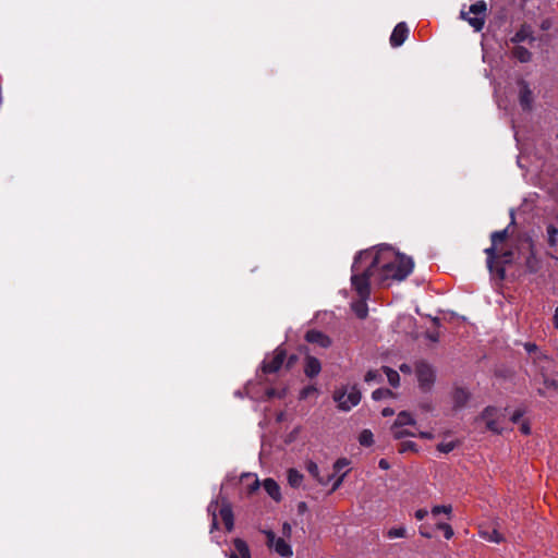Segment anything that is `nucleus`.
Masks as SVG:
<instances>
[{
    "mask_svg": "<svg viewBox=\"0 0 558 558\" xmlns=\"http://www.w3.org/2000/svg\"><path fill=\"white\" fill-rule=\"evenodd\" d=\"M378 466L381 469V470H388L389 469V463L387 460L385 459H380L379 462H378Z\"/></svg>",
    "mask_w": 558,
    "mask_h": 558,
    "instance_id": "obj_51",
    "label": "nucleus"
},
{
    "mask_svg": "<svg viewBox=\"0 0 558 558\" xmlns=\"http://www.w3.org/2000/svg\"><path fill=\"white\" fill-rule=\"evenodd\" d=\"M522 416H523V411H521V410H515V411L512 413V415H511V418H510V420H511V422H512V423H518V422L521 420V417H522Z\"/></svg>",
    "mask_w": 558,
    "mask_h": 558,
    "instance_id": "obj_46",
    "label": "nucleus"
},
{
    "mask_svg": "<svg viewBox=\"0 0 558 558\" xmlns=\"http://www.w3.org/2000/svg\"><path fill=\"white\" fill-rule=\"evenodd\" d=\"M458 446V441L440 442L437 445V450L442 453L451 452Z\"/></svg>",
    "mask_w": 558,
    "mask_h": 558,
    "instance_id": "obj_36",
    "label": "nucleus"
},
{
    "mask_svg": "<svg viewBox=\"0 0 558 558\" xmlns=\"http://www.w3.org/2000/svg\"><path fill=\"white\" fill-rule=\"evenodd\" d=\"M548 244L555 246L557 244L558 229L554 225L547 226Z\"/></svg>",
    "mask_w": 558,
    "mask_h": 558,
    "instance_id": "obj_31",
    "label": "nucleus"
},
{
    "mask_svg": "<svg viewBox=\"0 0 558 558\" xmlns=\"http://www.w3.org/2000/svg\"><path fill=\"white\" fill-rule=\"evenodd\" d=\"M391 396H392V392L388 388H378L372 392V398L375 401H379V400L386 399Z\"/></svg>",
    "mask_w": 558,
    "mask_h": 558,
    "instance_id": "obj_29",
    "label": "nucleus"
},
{
    "mask_svg": "<svg viewBox=\"0 0 558 558\" xmlns=\"http://www.w3.org/2000/svg\"><path fill=\"white\" fill-rule=\"evenodd\" d=\"M511 53L521 63H527L532 60V52L520 45L514 46Z\"/></svg>",
    "mask_w": 558,
    "mask_h": 558,
    "instance_id": "obj_18",
    "label": "nucleus"
},
{
    "mask_svg": "<svg viewBox=\"0 0 558 558\" xmlns=\"http://www.w3.org/2000/svg\"><path fill=\"white\" fill-rule=\"evenodd\" d=\"M409 32L407 23H398L390 35V45L392 47H400L407 40Z\"/></svg>",
    "mask_w": 558,
    "mask_h": 558,
    "instance_id": "obj_10",
    "label": "nucleus"
},
{
    "mask_svg": "<svg viewBox=\"0 0 558 558\" xmlns=\"http://www.w3.org/2000/svg\"><path fill=\"white\" fill-rule=\"evenodd\" d=\"M233 546H234L235 553L241 558H252L248 545H247V543L244 539H242V538H234L233 539Z\"/></svg>",
    "mask_w": 558,
    "mask_h": 558,
    "instance_id": "obj_21",
    "label": "nucleus"
},
{
    "mask_svg": "<svg viewBox=\"0 0 558 558\" xmlns=\"http://www.w3.org/2000/svg\"><path fill=\"white\" fill-rule=\"evenodd\" d=\"M322 371L319 360L312 355H306L304 360V374L308 378H315Z\"/></svg>",
    "mask_w": 558,
    "mask_h": 558,
    "instance_id": "obj_11",
    "label": "nucleus"
},
{
    "mask_svg": "<svg viewBox=\"0 0 558 558\" xmlns=\"http://www.w3.org/2000/svg\"><path fill=\"white\" fill-rule=\"evenodd\" d=\"M486 428L495 434H501L504 429L499 425V418H493V421L486 422Z\"/></svg>",
    "mask_w": 558,
    "mask_h": 558,
    "instance_id": "obj_40",
    "label": "nucleus"
},
{
    "mask_svg": "<svg viewBox=\"0 0 558 558\" xmlns=\"http://www.w3.org/2000/svg\"><path fill=\"white\" fill-rule=\"evenodd\" d=\"M500 417H505V414L498 408L493 405L486 407L478 416V418L484 421L485 423L493 421V418Z\"/></svg>",
    "mask_w": 558,
    "mask_h": 558,
    "instance_id": "obj_17",
    "label": "nucleus"
},
{
    "mask_svg": "<svg viewBox=\"0 0 558 558\" xmlns=\"http://www.w3.org/2000/svg\"><path fill=\"white\" fill-rule=\"evenodd\" d=\"M398 451L404 453L408 451H417V445L414 441L405 440L400 442Z\"/></svg>",
    "mask_w": 558,
    "mask_h": 558,
    "instance_id": "obj_33",
    "label": "nucleus"
},
{
    "mask_svg": "<svg viewBox=\"0 0 558 558\" xmlns=\"http://www.w3.org/2000/svg\"><path fill=\"white\" fill-rule=\"evenodd\" d=\"M391 432L396 439H401L407 436H414V434L412 432H410L408 429H403L402 427L391 426Z\"/></svg>",
    "mask_w": 558,
    "mask_h": 558,
    "instance_id": "obj_35",
    "label": "nucleus"
},
{
    "mask_svg": "<svg viewBox=\"0 0 558 558\" xmlns=\"http://www.w3.org/2000/svg\"><path fill=\"white\" fill-rule=\"evenodd\" d=\"M305 507H306L305 502H300V504H299V510H300V511H301V510H303V509H305Z\"/></svg>",
    "mask_w": 558,
    "mask_h": 558,
    "instance_id": "obj_58",
    "label": "nucleus"
},
{
    "mask_svg": "<svg viewBox=\"0 0 558 558\" xmlns=\"http://www.w3.org/2000/svg\"><path fill=\"white\" fill-rule=\"evenodd\" d=\"M361 301H362L361 305L356 306L354 310H355V313L359 318H365L367 315V306H366L367 300L361 299Z\"/></svg>",
    "mask_w": 558,
    "mask_h": 558,
    "instance_id": "obj_41",
    "label": "nucleus"
},
{
    "mask_svg": "<svg viewBox=\"0 0 558 558\" xmlns=\"http://www.w3.org/2000/svg\"><path fill=\"white\" fill-rule=\"evenodd\" d=\"M508 228L500 231H494L490 234L492 245L484 251L487 256V267L489 272L496 276L500 281L506 278V269L496 263L497 248L500 243L508 239Z\"/></svg>",
    "mask_w": 558,
    "mask_h": 558,
    "instance_id": "obj_2",
    "label": "nucleus"
},
{
    "mask_svg": "<svg viewBox=\"0 0 558 558\" xmlns=\"http://www.w3.org/2000/svg\"><path fill=\"white\" fill-rule=\"evenodd\" d=\"M218 508V502L217 501H211L208 506V512L211 513L213 515V520H211V525H210V533L214 532V530H218V519H217V514H216V510Z\"/></svg>",
    "mask_w": 558,
    "mask_h": 558,
    "instance_id": "obj_28",
    "label": "nucleus"
},
{
    "mask_svg": "<svg viewBox=\"0 0 558 558\" xmlns=\"http://www.w3.org/2000/svg\"><path fill=\"white\" fill-rule=\"evenodd\" d=\"M524 349L531 354L534 353V361L536 360H548L547 355L543 354L542 352H538V348L535 343L526 342L524 344Z\"/></svg>",
    "mask_w": 558,
    "mask_h": 558,
    "instance_id": "obj_27",
    "label": "nucleus"
},
{
    "mask_svg": "<svg viewBox=\"0 0 558 558\" xmlns=\"http://www.w3.org/2000/svg\"><path fill=\"white\" fill-rule=\"evenodd\" d=\"M364 380L366 383H373V381H380L381 380V374L379 371L377 369H369L365 376H364Z\"/></svg>",
    "mask_w": 558,
    "mask_h": 558,
    "instance_id": "obj_37",
    "label": "nucleus"
},
{
    "mask_svg": "<svg viewBox=\"0 0 558 558\" xmlns=\"http://www.w3.org/2000/svg\"><path fill=\"white\" fill-rule=\"evenodd\" d=\"M415 424H416V422L413 418V416L411 415V413H409L407 411H401L397 415V418H396V421H395L392 426L403 427V426H408V425L413 426Z\"/></svg>",
    "mask_w": 558,
    "mask_h": 558,
    "instance_id": "obj_20",
    "label": "nucleus"
},
{
    "mask_svg": "<svg viewBox=\"0 0 558 558\" xmlns=\"http://www.w3.org/2000/svg\"><path fill=\"white\" fill-rule=\"evenodd\" d=\"M296 362H298V355L291 354L290 356H287V359H286L287 369L292 368Z\"/></svg>",
    "mask_w": 558,
    "mask_h": 558,
    "instance_id": "obj_44",
    "label": "nucleus"
},
{
    "mask_svg": "<svg viewBox=\"0 0 558 558\" xmlns=\"http://www.w3.org/2000/svg\"><path fill=\"white\" fill-rule=\"evenodd\" d=\"M359 442L363 447H369L374 444V435L369 429H363L359 436Z\"/></svg>",
    "mask_w": 558,
    "mask_h": 558,
    "instance_id": "obj_26",
    "label": "nucleus"
},
{
    "mask_svg": "<svg viewBox=\"0 0 558 558\" xmlns=\"http://www.w3.org/2000/svg\"><path fill=\"white\" fill-rule=\"evenodd\" d=\"M520 86L519 102L523 110H531L533 102V92L526 81L520 80L518 82Z\"/></svg>",
    "mask_w": 558,
    "mask_h": 558,
    "instance_id": "obj_9",
    "label": "nucleus"
},
{
    "mask_svg": "<svg viewBox=\"0 0 558 558\" xmlns=\"http://www.w3.org/2000/svg\"><path fill=\"white\" fill-rule=\"evenodd\" d=\"M259 481L257 477L254 478L253 483L251 485H248V493L250 494H253L254 492H256L258 488H259Z\"/></svg>",
    "mask_w": 558,
    "mask_h": 558,
    "instance_id": "obj_47",
    "label": "nucleus"
},
{
    "mask_svg": "<svg viewBox=\"0 0 558 558\" xmlns=\"http://www.w3.org/2000/svg\"><path fill=\"white\" fill-rule=\"evenodd\" d=\"M487 4L485 1L480 0L471 4L469 11L461 10L460 19L468 22L469 25L475 31L481 32L484 28L486 21Z\"/></svg>",
    "mask_w": 558,
    "mask_h": 558,
    "instance_id": "obj_3",
    "label": "nucleus"
},
{
    "mask_svg": "<svg viewBox=\"0 0 558 558\" xmlns=\"http://www.w3.org/2000/svg\"><path fill=\"white\" fill-rule=\"evenodd\" d=\"M426 338L430 340L432 342H438L439 341V333L436 331H428L426 333Z\"/></svg>",
    "mask_w": 558,
    "mask_h": 558,
    "instance_id": "obj_48",
    "label": "nucleus"
},
{
    "mask_svg": "<svg viewBox=\"0 0 558 558\" xmlns=\"http://www.w3.org/2000/svg\"><path fill=\"white\" fill-rule=\"evenodd\" d=\"M381 414L383 416L387 417V416H390L393 414V410L390 409V408H385L383 411H381Z\"/></svg>",
    "mask_w": 558,
    "mask_h": 558,
    "instance_id": "obj_54",
    "label": "nucleus"
},
{
    "mask_svg": "<svg viewBox=\"0 0 558 558\" xmlns=\"http://www.w3.org/2000/svg\"><path fill=\"white\" fill-rule=\"evenodd\" d=\"M525 268L530 274H536L541 269V262L533 251L525 259Z\"/></svg>",
    "mask_w": 558,
    "mask_h": 558,
    "instance_id": "obj_23",
    "label": "nucleus"
},
{
    "mask_svg": "<svg viewBox=\"0 0 558 558\" xmlns=\"http://www.w3.org/2000/svg\"><path fill=\"white\" fill-rule=\"evenodd\" d=\"M302 481L303 474L300 473L298 470L290 469L288 471V483L291 487L298 488L302 484Z\"/></svg>",
    "mask_w": 558,
    "mask_h": 558,
    "instance_id": "obj_24",
    "label": "nucleus"
},
{
    "mask_svg": "<svg viewBox=\"0 0 558 558\" xmlns=\"http://www.w3.org/2000/svg\"><path fill=\"white\" fill-rule=\"evenodd\" d=\"M416 377L420 387L423 390H428L435 381V371L430 364L425 361H421L416 364Z\"/></svg>",
    "mask_w": 558,
    "mask_h": 558,
    "instance_id": "obj_6",
    "label": "nucleus"
},
{
    "mask_svg": "<svg viewBox=\"0 0 558 558\" xmlns=\"http://www.w3.org/2000/svg\"><path fill=\"white\" fill-rule=\"evenodd\" d=\"M318 391L317 387L315 385H308L306 387H304L301 391H300V400H305L307 399L310 396L316 393Z\"/></svg>",
    "mask_w": 558,
    "mask_h": 558,
    "instance_id": "obj_38",
    "label": "nucleus"
},
{
    "mask_svg": "<svg viewBox=\"0 0 558 558\" xmlns=\"http://www.w3.org/2000/svg\"><path fill=\"white\" fill-rule=\"evenodd\" d=\"M306 470L322 485H327L335 477V474H328L326 477H322L319 475V468L314 461L306 463Z\"/></svg>",
    "mask_w": 558,
    "mask_h": 558,
    "instance_id": "obj_15",
    "label": "nucleus"
},
{
    "mask_svg": "<svg viewBox=\"0 0 558 558\" xmlns=\"http://www.w3.org/2000/svg\"><path fill=\"white\" fill-rule=\"evenodd\" d=\"M400 371L403 372V373H409L410 372V366L407 365V364H402L400 366Z\"/></svg>",
    "mask_w": 558,
    "mask_h": 558,
    "instance_id": "obj_56",
    "label": "nucleus"
},
{
    "mask_svg": "<svg viewBox=\"0 0 558 558\" xmlns=\"http://www.w3.org/2000/svg\"><path fill=\"white\" fill-rule=\"evenodd\" d=\"M386 535L390 539L397 538V537H405L407 536V530L403 526L391 527L390 530H388Z\"/></svg>",
    "mask_w": 558,
    "mask_h": 558,
    "instance_id": "obj_30",
    "label": "nucleus"
},
{
    "mask_svg": "<svg viewBox=\"0 0 558 558\" xmlns=\"http://www.w3.org/2000/svg\"><path fill=\"white\" fill-rule=\"evenodd\" d=\"M433 322H434L435 325H437V326L439 325V318H434Z\"/></svg>",
    "mask_w": 558,
    "mask_h": 558,
    "instance_id": "obj_59",
    "label": "nucleus"
},
{
    "mask_svg": "<svg viewBox=\"0 0 558 558\" xmlns=\"http://www.w3.org/2000/svg\"><path fill=\"white\" fill-rule=\"evenodd\" d=\"M541 377H542L544 387L537 388V392L539 396L545 397L546 390H550V389L558 390V383L555 379L547 377L543 371L541 372Z\"/></svg>",
    "mask_w": 558,
    "mask_h": 558,
    "instance_id": "obj_19",
    "label": "nucleus"
},
{
    "mask_svg": "<svg viewBox=\"0 0 558 558\" xmlns=\"http://www.w3.org/2000/svg\"><path fill=\"white\" fill-rule=\"evenodd\" d=\"M513 259V251L512 250H498L497 248V256H496V263L501 265L504 268L506 265L511 264Z\"/></svg>",
    "mask_w": 558,
    "mask_h": 558,
    "instance_id": "obj_22",
    "label": "nucleus"
},
{
    "mask_svg": "<svg viewBox=\"0 0 558 558\" xmlns=\"http://www.w3.org/2000/svg\"><path fill=\"white\" fill-rule=\"evenodd\" d=\"M414 263L411 257L386 244L376 251L360 252L353 260L351 284L360 299L371 296V280L384 284L388 280H404L413 271Z\"/></svg>",
    "mask_w": 558,
    "mask_h": 558,
    "instance_id": "obj_1",
    "label": "nucleus"
},
{
    "mask_svg": "<svg viewBox=\"0 0 558 558\" xmlns=\"http://www.w3.org/2000/svg\"><path fill=\"white\" fill-rule=\"evenodd\" d=\"M554 324H555V327L558 328V307L555 311Z\"/></svg>",
    "mask_w": 558,
    "mask_h": 558,
    "instance_id": "obj_55",
    "label": "nucleus"
},
{
    "mask_svg": "<svg viewBox=\"0 0 558 558\" xmlns=\"http://www.w3.org/2000/svg\"><path fill=\"white\" fill-rule=\"evenodd\" d=\"M267 536V545L270 548H274L275 551L280 555L281 557H289L292 555V548L291 546L281 537L277 538L275 533L271 531H268L266 533Z\"/></svg>",
    "mask_w": 558,
    "mask_h": 558,
    "instance_id": "obj_7",
    "label": "nucleus"
},
{
    "mask_svg": "<svg viewBox=\"0 0 558 558\" xmlns=\"http://www.w3.org/2000/svg\"><path fill=\"white\" fill-rule=\"evenodd\" d=\"M482 536L493 543L499 544L502 542V536L497 530H493L492 532H483Z\"/></svg>",
    "mask_w": 558,
    "mask_h": 558,
    "instance_id": "obj_32",
    "label": "nucleus"
},
{
    "mask_svg": "<svg viewBox=\"0 0 558 558\" xmlns=\"http://www.w3.org/2000/svg\"><path fill=\"white\" fill-rule=\"evenodd\" d=\"M264 489L266 493L276 501L281 499L280 487L277 482L272 478H266L263 482Z\"/></svg>",
    "mask_w": 558,
    "mask_h": 558,
    "instance_id": "obj_16",
    "label": "nucleus"
},
{
    "mask_svg": "<svg viewBox=\"0 0 558 558\" xmlns=\"http://www.w3.org/2000/svg\"><path fill=\"white\" fill-rule=\"evenodd\" d=\"M452 511V507L450 505L448 506H445V505H441V506H434L432 508V514L434 517H437L439 515L440 513H446V514H450Z\"/></svg>",
    "mask_w": 558,
    "mask_h": 558,
    "instance_id": "obj_39",
    "label": "nucleus"
},
{
    "mask_svg": "<svg viewBox=\"0 0 558 558\" xmlns=\"http://www.w3.org/2000/svg\"><path fill=\"white\" fill-rule=\"evenodd\" d=\"M219 514L225 524L227 532H231L234 527V517L231 505L226 502L219 509Z\"/></svg>",
    "mask_w": 558,
    "mask_h": 558,
    "instance_id": "obj_14",
    "label": "nucleus"
},
{
    "mask_svg": "<svg viewBox=\"0 0 558 558\" xmlns=\"http://www.w3.org/2000/svg\"><path fill=\"white\" fill-rule=\"evenodd\" d=\"M361 391L356 385L337 389L333 392V400L338 403V408L341 411H350L353 407H356L361 401Z\"/></svg>",
    "mask_w": 558,
    "mask_h": 558,
    "instance_id": "obj_4",
    "label": "nucleus"
},
{
    "mask_svg": "<svg viewBox=\"0 0 558 558\" xmlns=\"http://www.w3.org/2000/svg\"><path fill=\"white\" fill-rule=\"evenodd\" d=\"M521 432L524 434V435H529L531 433V429H530V426L529 424L526 423H523L520 427Z\"/></svg>",
    "mask_w": 558,
    "mask_h": 558,
    "instance_id": "obj_52",
    "label": "nucleus"
},
{
    "mask_svg": "<svg viewBox=\"0 0 558 558\" xmlns=\"http://www.w3.org/2000/svg\"><path fill=\"white\" fill-rule=\"evenodd\" d=\"M229 558H241V557H240V556L235 553V550H234V551H232V553L230 554Z\"/></svg>",
    "mask_w": 558,
    "mask_h": 558,
    "instance_id": "obj_57",
    "label": "nucleus"
},
{
    "mask_svg": "<svg viewBox=\"0 0 558 558\" xmlns=\"http://www.w3.org/2000/svg\"><path fill=\"white\" fill-rule=\"evenodd\" d=\"M525 40L533 43L535 40V38L533 36L532 27L527 24H522L521 27L511 37L510 41L513 44H520Z\"/></svg>",
    "mask_w": 558,
    "mask_h": 558,
    "instance_id": "obj_13",
    "label": "nucleus"
},
{
    "mask_svg": "<svg viewBox=\"0 0 558 558\" xmlns=\"http://www.w3.org/2000/svg\"><path fill=\"white\" fill-rule=\"evenodd\" d=\"M304 339L312 344H316L319 348L328 349L332 344L331 338L317 329H310L306 331Z\"/></svg>",
    "mask_w": 558,
    "mask_h": 558,
    "instance_id": "obj_8",
    "label": "nucleus"
},
{
    "mask_svg": "<svg viewBox=\"0 0 558 558\" xmlns=\"http://www.w3.org/2000/svg\"><path fill=\"white\" fill-rule=\"evenodd\" d=\"M430 526L427 525V524H422L418 529V532L420 534L425 537V538H432L433 537V534H432V531H430Z\"/></svg>",
    "mask_w": 558,
    "mask_h": 558,
    "instance_id": "obj_43",
    "label": "nucleus"
},
{
    "mask_svg": "<svg viewBox=\"0 0 558 558\" xmlns=\"http://www.w3.org/2000/svg\"><path fill=\"white\" fill-rule=\"evenodd\" d=\"M471 398V393L462 387H456L452 391V402L454 410H461L466 405Z\"/></svg>",
    "mask_w": 558,
    "mask_h": 558,
    "instance_id": "obj_12",
    "label": "nucleus"
},
{
    "mask_svg": "<svg viewBox=\"0 0 558 558\" xmlns=\"http://www.w3.org/2000/svg\"><path fill=\"white\" fill-rule=\"evenodd\" d=\"M350 464V460L347 458H340L338 459L333 464L335 472H340L343 468L348 466Z\"/></svg>",
    "mask_w": 558,
    "mask_h": 558,
    "instance_id": "obj_42",
    "label": "nucleus"
},
{
    "mask_svg": "<svg viewBox=\"0 0 558 558\" xmlns=\"http://www.w3.org/2000/svg\"><path fill=\"white\" fill-rule=\"evenodd\" d=\"M287 359V351L282 347L276 348L271 357L266 356L262 363V372L264 374H275L283 365Z\"/></svg>",
    "mask_w": 558,
    "mask_h": 558,
    "instance_id": "obj_5",
    "label": "nucleus"
},
{
    "mask_svg": "<svg viewBox=\"0 0 558 558\" xmlns=\"http://www.w3.org/2000/svg\"><path fill=\"white\" fill-rule=\"evenodd\" d=\"M437 530H441L444 532V536L446 539H450L453 536V529L451 525L445 522H439L436 524Z\"/></svg>",
    "mask_w": 558,
    "mask_h": 558,
    "instance_id": "obj_34",
    "label": "nucleus"
},
{
    "mask_svg": "<svg viewBox=\"0 0 558 558\" xmlns=\"http://www.w3.org/2000/svg\"><path fill=\"white\" fill-rule=\"evenodd\" d=\"M381 369L386 374L388 383L392 387H398L400 384V376H399L398 372L389 366H383Z\"/></svg>",
    "mask_w": 558,
    "mask_h": 558,
    "instance_id": "obj_25",
    "label": "nucleus"
},
{
    "mask_svg": "<svg viewBox=\"0 0 558 558\" xmlns=\"http://www.w3.org/2000/svg\"><path fill=\"white\" fill-rule=\"evenodd\" d=\"M418 436H420L421 438H424V439H432V438H433V434H432V433H429V432H421V433L418 434Z\"/></svg>",
    "mask_w": 558,
    "mask_h": 558,
    "instance_id": "obj_53",
    "label": "nucleus"
},
{
    "mask_svg": "<svg viewBox=\"0 0 558 558\" xmlns=\"http://www.w3.org/2000/svg\"><path fill=\"white\" fill-rule=\"evenodd\" d=\"M345 474H347V473H343V474H341L340 476H338V477L335 480V482H333V484H332V487H331V490H330L331 493H332V492H335V490H337V489L341 486V484H342V482H343V478H344Z\"/></svg>",
    "mask_w": 558,
    "mask_h": 558,
    "instance_id": "obj_45",
    "label": "nucleus"
},
{
    "mask_svg": "<svg viewBox=\"0 0 558 558\" xmlns=\"http://www.w3.org/2000/svg\"><path fill=\"white\" fill-rule=\"evenodd\" d=\"M266 396L268 399H272L275 397H281V395L275 388H268L266 390Z\"/></svg>",
    "mask_w": 558,
    "mask_h": 558,
    "instance_id": "obj_49",
    "label": "nucleus"
},
{
    "mask_svg": "<svg viewBox=\"0 0 558 558\" xmlns=\"http://www.w3.org/2000/svg\"><path fill=\"white\" fill-rule=\"evenodd\" d=\"M428 514V511L426 509H418L415 511L414 515L417 520H423Z\"/></svg>",
    "mask_w": 558,
    "mask_h": 558,
    "instance_id": "obj_50",
    "label": "nucleus"
}]
</instances>
